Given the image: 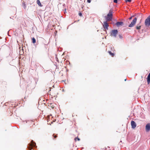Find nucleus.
<instances>
[{
    "instance_id": "a211bd4d",
    "label": "nucleus",
    "mask_w": 150,
    "mask_h": 150,
    "mask_svg": "<svg viewBox=\"0 0 150 150\" xmlns=\"http://www.w3.org/2000/svg\"><path fill=\"white\" fill-rule=\"evenodd\" d=\"M53 136L54 137V138H56V137H57V135H55L54 134L53 135Z\"/></svg>"
},
{
    "instance_id": "f257e3e1",
    "label": "nucleus",
    "mask_w": 150,
    "mask_h": 150,
    "mask_svg": "<svg viewBox=\"0 0 150 150\" xmlns=\"http://www.w3.org/2000/svg\"><path fill=\"white\" fill-rule=\"evenodd\" d=\"M113 13L112 10L111 9L109 11V13L107 15V16H105V18L107 21H110L112 19Z\"/></svg>"
},
{
    "instance_id": "f8f14e48",
    "label": "nucleus",
    "mask_w": 150,
    "mask_h": 150,
    "mask_svg": "<svg viewBox=\"0 0 150 150\" xmlns=\"http://www.w3.org/2000/svg\"><path fill=\"white\" fill-rule=\"evenodd\" d=\"M32 42L33 43H35L36 42V40L34 38H32Z\"/></svg>"
},
{
    "instance_id": "6ab92c4d",
    "label": "nucleus",
    "mask_w": 150,
    "mask_h": 150,
    "mask_svg": "<svg viewBox=\"0 0 150 150\" xmlns=\"http://www.w3.org/2000/svg\"><path fill=\"white\" fill-rule=\"evenodd\" d=\"M113 2L115 3H117V0H114Z\"/></svg>"
},
{
    "instance_id": "412c9836",
    "label": "nucleus",
    "mask_w": 150,
    "mask_h": 150,
    "mask_svg": "<svg viewBox=\"0 0 150 150\" xmlns=\"http://www.w3.org/2000/svg\"><path fill=\"white\" fill-rule=\"evenodd\" d=\"M119 36L120 38H122V36L121 35H120Z\"/></svg>"
},
{
    "instance_id": "aec40b11",
    "label": "nucleus",
    "mask_w": 150,
    "mask_h": 150,
    "mask_svg": "<svg viewBox=\"0 0 150 150\" xmlns=\"http://www.w3.org/2000/svg\"><path fill=\"white\" fill-rule=\"evenodd\" d=\"M79 15L80 16H82V13H79Z\"/></svg>"
},
{
    "instance_id": "bb28decb",
    "label": "nucleus",
    "mask_w": 150,
    "mask_h": 150,
    "mask_svg": "<svg viewBox=\"0 0 150 150\" xmlns=\"http://www.w3.org/2000/svg\"><path fill=\"white\" fill-rule=\"evenodd\" d=\"M125 81H126V79H125Z\"/></svg>"
},
{
    "instance_id": "9d476101",
    "label": "nucleus",
    "mask_w": 150,
    "mask_h": 150,
    "mask_svg": "<svg viewBox=\"0 0 150 150\" xmlns=\"http://www.w3.org/2000/svg\"><path fill=\"white\" fill-rule=\"evenodd\" d=\"M37 4H38V5L40 6V7H42V4H41V3L40 1L39 0H37Z\"/></svg>"
},
{
    "instance_id": "1a4fd4ad",
    "label": "nucleus",
    "mask_w": 150,
    "mask_h": 150,
    "mask_svg": "<svg viewBox=\"0 0 150 150\" xmlns=\"http://www.w3.org/2000/svg\"><path fill=\"white\" fill-rule=\"evenodd\" d=\"M117 27H119L123 25V23L122 22H118L115 24Z\"/></svg>"
},
{
    "instance_id": "ddd939ff",
    "label": "nucleus",
    "mask_w": 150,
    "mask_h": 150,
    "mask_svg": "<svg viewBox=\"0 0 150 150\" xmlns=\"http://www.w3.org/2000/svg\"><path fill=\"white\" fill-rule=\"evenodd\" d=\"M74 140L76 142L77 141V140L78 141H79L80 140V139L78 137H76L74 139Z\"/></svg>"
},
{
    "instance_id": "a878e982",
    "label": "nucleus",
    "mask_w": 150,
    "mask_h": 150,
    "mask_svg": "<svg viewBox=\"0 0 150 150\" xmlns=\"http://www.w3.org/2000/svg\"><path fill=\"white\" fill-rule=\"evenodd\" d=\"M148 17L150 19V15L148 16Z\"/></svg>"
},
{
    "instance_id": "f03ea898",
    "label": "nucleus",
    "mask_w": 150,
    "mask_h": 150,
    "mask_svg": "<svg viewBox=\"0 0 150 150\" xmlns=\"http://www.w3.org/2000/svg\"><path fill=\"white\" fill-rule=\"evenodd\" d=\"M137 17H135L132 21L131 23L129 25V27H132L134 26L137 22Z\"/></svg>"
},
{
    "instance_id": "2eb2a0df",
    "label": "nucleus",
    "mask_w": 150,
    "mask_h": 150,
    "mask_svg": "<svg viewBox=\"0 0 150 150\" xmlns=\"http://www.w3.org/2000/svg\"><path fill=\"white\" fill-rule=\"evenodd\" d=\"M147 79H150V73L149 74L148 77H147Z\"/></svg>"
},
{
    "instance_id": "f3484780",
    "label": "nucleus",
    "mask_w": 150,
    "mask_h": 150,
    "mask_svg": "<svg viewBox=\"0 0 150 150\" xmlns=\"http://www.w3.org/2000/svg\"><path fill=\"white\" fill-rule=\"evenodd\" d=\"M125 1L126 3L127 2H130L131 1V0H125Z\"/></svg>"
},
{
    "instance_id": "4be33fe9",
    "label": "nucleus",
    "mask_w": 150,
    "mask_h": 150,
    "mask_svg": "<svg viewBox=\"0 0 150 150\" xmlns=\"http://www.w3.org/2000/svg\"><path fill=\"white\" fill-rule=\"evenodd\" d=\"M23 6H24V7L25 8V7H26V6H25V3H24L23 4Z\"/></svg>"
},
{
    "instance_id": "5701e85b",
    "label": "nucleus",
    "mask_w": 150,
    "mask_h": 150,
    "mask_svg": "<svg viewBox=\"0 0 150 150\" xmlns=\"http://www.w3.org/2000/svg\"><path fill=\"white\" fill-rule=\"evenodd\" d=\"M87 2L88 3H90L91 2V0H87Z\"/></svg>"
},
{
    "instance_id": "20e7f679",
    "label": "nucleus",
    "mask_w": 150,
    "mask_h": 150,
    "mask_svg": "<svg viewBox=\"0 0 150 150\" xmlns=\"http://www.w3.org/2000/svg\"><path fill=\"white\" fill-rule=\"evenodd\" d=\"M145 24L146 26L148 27L150 25V19L148 17L145 20Z\"/></svg>"
},
{
    "instance_id": "0eeeda50",
    "label": "nucleus",
    "mask_w": 150,
    "mask_h": 150,
    "mask_svg": "<svg viewBox=\"0 0 150 150\" xmlns=\"http://www.w3.org/2000/svg\"><path fill=\"white\" fill-rule=\"evenodd\" d=\"M131 125L132 126V128L133 129L135 128L137 126V125L136 123L135 122H134V121H131Z\"/></svg>"
},
{
    "instance_id": "423d86ee",
    "label": "nucleus",
    "mask_w": 150,
    "mask_h": 150,
    "mask_svg": "<svg viewBox=\"0 0 150 150\" xmlns=\"http://www.w3.org/2000/svg\"><path fill=\"white\" fill-rule=\"evenodd\" d=\"M103 28H104L105 30L108 29V27L109 26V25L107 21L103 22Z\"/></svg>"
},
{
    "instance_id": "6e6552de",
    "label": "nucleus",
    "mask_w": 150,
    "mask_h": 150,
    "mask_svg": "<svg viewBox=\"0 0 150 150\" xmlns=\"http://www.w3.org/2000/svg\"><path fill=\"white\" fill-rule=\"evenodd\" d=\"M146 131V132H149L150 130V124L148 123L146 124L145 127Z\"/></svg>"
},
{
    "instance_id": "dca6fc26",
    "label": "nucleus",
    "mask_w": 150,
    "mask_h": 150,
    "mask_svg": "<svg viewBox=\"0 0 150 150\" xmlns=\"http://www.w3.org/2000/svg\"><path fill=\"white\" fill-rule=\"evenodd\" d=\"M147 82L149 84V83H150V79H147Z\"/></svg>"
},
{
    "instance_id": "4468645a",
    "label": "nucleus",
    "mask_w": 150,
    "mask_h": 150,
    "mask_svg": "<svg viewBox=\"0 0 150 150\" xmlns=\"http://www.w3.org/2000/svg\"><path fill=\"white\" fill-rule=\"evenodd\" d=\"M141 26L140 25L139 26H137L136 27V28L137 30H139L140 29Z\"/></svg>"
},
{
    "instance_id": "7ed1b4c3",
    "label": "nucleus",
    "mask_w": 150,
    "mask_h": 150,
    "mask_svg": "<svg viewBox=\"0 0 150 150\" xmlns=\"http://www.w3.org/2000/svg\"><path fill=\"white\" fill-rule=\"evenodd\" d=\"M35 143L33 142V141H32L31 143L29 144L28 146L29 150H31L33 147L35 146Z\"/></svg>"
},
{
    "instance_id": "393cba45",
    "label": "nucleus",
    "mask_w": 150,
    "mask_h": 150,
    "mask_svg": "<svg viewBox=\"0 0 150 150\" xmlns=\"http://www.w3.org/2000/svg\"><path fill=\"white\" fill-rule=\"evenodd\" d=\"M52 106V105L51 106V108H53L54 107H53Z\"/></svg>"
},
{
    "instance_id": "b1692460",
    "label": "nucleus",
    "mask_w": 150,
    "mask_h": 150,
    "mask_svg": "<svg viewBox=\"0 0 150 150\" xmlns=\"http://www.w3.org/2000/svg\"><path fill=\"white\" fill-rule=\"evenodd\" d=\"M132 17H130L129 18V20H131V19H132Z\"/></svg>"
},
{
    "instance_id": "39448f33",
    "label": "nucleus",
    "mask_w": 150,
    "mask_h": 150,
    "mask_svg": "<svg viewBox=\"0 0 150 150\" xmlns=\"http://www.w3.org/2000/svg\"><path fill=\"white\" fill-rule=\"evenodd\" d=\"M118 33V31L117 30H113L112 31L111 35L112 36H113L115 37H116V35Z\"/></svg>"
},
{
    "instance_id": "9b49d317",
    "label": "nucleus",
    "mask_w": 150,
    "mask_h": 150,
    "mask_svg": "<svg viewBox=\"0 0 150 150\" xmlns=\"http://www.w3.org/2000/svg\"><path fill=\"white\" fill-rule=\"evenodd\" d=\"M108 53L112 57H113L114 56V54L112 53L111 51H108Z\"/></svg>"
}]
</instances>
